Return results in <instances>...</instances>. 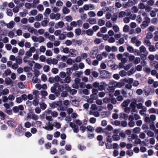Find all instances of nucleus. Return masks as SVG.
Segmentation results:
<instances>
[{
  "mask_svg": "<svg viewBox=\"0 0 158 158\" xmlns=\"http://www.w3.org/2000/svg\"><path fill=\"white\" fill-rule=\"evenodd\" d=\"M75 32L76 35H79L81 33V30L80 28L76 29L75 30Z\"/></svg>",
  "mask_w": 158,
  "mask_h": 158,
  "instance_id": "obj_59",
  "label": "nucleus"
},
{
  "mask_svg": "<svg viewBox=\"0 0 158 158\" xmlns=\"http://www.w3.org/2000/svg\"><path fill=\"white\" fill-rule=\"evenodd\" d=\"M37 9L39 11H43L44 10V7L42 4H39L37 7Z\"/></svg>",
  "mask_w": 158,
  "mask_h": 158,
  "instance_id": "obj_63",
  "label": "nucleus"
},
{
  "mask_svg": "<svg viewBox=\"0 0 158 158\" xmlns=\"http://www.w3.org/2000/svg\"><path fill=\"white\" fill-rule=\"evenodd\" d=\"M45 40L44 38L42 36H40L38 37V42L39 43H41L44 42Z\"/></svg>",
  "mask_w": 158,
  "mask_h": 158,
  "instance_id": "obj_53",
  "label": "nucleus"
},
{
  "mask_svg": "<svg viewBox=\"0 0 158 158\" xmlns=\"http://www.w3.org/2000/svg\"><path fill=\"white\" fill-rule=\"evenodd\" d=\"M105 21L102 19H98V24L100 26H102L104 25L105 24Z\"/></svg>",
  "mask_w": 158,
  "mask_h": 158,
  "instance_id": "obj_20",
  "label": "nucleus"
},
{
  "mask_svg": "<svg viewBox=\"0 0 158 158\" xmlns=\"http://www.w3.org/2000/svg\"><path fill=\"white\" fill-rule=\"evenodd\" d=\"M28 31L31 33H34L35 34V32H37V30L34 29L32 27L28 26L27 28Z\"/></svg>",
  "mask_w": 158,
  "mask_h": 158,
  "instance_id": "obj_24",
  "label": "nucleus"
},
{
  "mask_svg": "<svg viewBox=\"0 0 158 158\" xmlns=\"http://www.w3.org/2000/svg\"><path fill=\"white\" fill-rule=\"evenodd\" d=\"M138 40L136 36L132 37L131 40V42L132 44H135L138 41Z\"/></svg>",
  "mask_w": 158,
  "mask_h": 158,
  "instance_id": "obj_61",
  "label": "nucleus"
},
{
  "mask_svg": "<svg viewBox=\"0 0 158 158\" xmlns=\"http://www.w3.org/2000/svg\"><path fill=\"white\" fill-rule=\"evenodd\" d=\"M101 74H102L104 77H107L108 76V75L109 74V73L108 71L103 70L101 72Z\"/></svg>",
  "mask_w": 158,
  "mask_h": 158,
  "instance_id": "obj_35",
  "label": "nucleus"
},
{
  "mask_svg": "<svg viewBox=\"0 0 158 158\" xmlns=\"http://www.w3.org/2000/svg\"><path fill=\"white\" fill-rule=\"evenodd\" d=\"M126 15V12L124 11L120 12L118 15V17L119 18H122L124 17Z\"/></svg>",
  "mask_w": 158,
  "mask_h": 158,
  "instance_id": "obj_36",
  "label": "nucleus"
},
{
  "mask_svg": "<svg viewBox=\"0 0 158 158\" xmlns=\"http://www.w3.org/2000/svg\"><path fill=\"white\" fill-rule=\"evenodd\" d=\"M98 49L96 48H94L90 51V56L93 58H95L97 54L98 53Z\"/></svg>",
  "mask_w": 158,
  "mask_h": 158,
  "instance_id": "obj_5",
  "label": "nucleus"
},
{
  "mask_svg": "<svg viewBox=\"0 0 158 158\" xmlns=\"http://www.w3.org/2000/svg\"><path fill=\"white\" fill-rule=\"evenodd\" d=\"M152 104V101L151 100H148L145 102V105L148 107H150Z\"/></svg>",
  "mask_w": 158,
  "mask_h": 158,
  "instance_id": "obj_47",
  "label": "nucleus"
},
{
  "mask_svg": "<svg viewBox=\"0 0 158 158\" xmlns=\"http://www.w3.org/2000/svg\"><path fill=\"white\" fill-rule=\"evenodd\" d=\"M140 131V129L139 127H136L133 129V132L135 133H139Z\"/></svg>",
  "mask_w": 158,
  "mask_h": 158,
  "instance_id": "obj_60",
  "label": "nucleus"
},
{
  "mask_svg": "<svg viewBox=\"0 0 158 158\" xmlns=\"http://www.w3.org/2000/svg\"><path fill=\"white\" fill-rule=\"evenodd\" d=\"M148 25V22H146V21H143L142 24L141 25V27L143 29H145L147 27Z\"/></svg>",
  "mask_w": 158,
  "mask_h": 158,
  "instance_id": "obj_34",
  "label": "nucleus"
},
{
  "mask_svg": "<svg viewBox=\"0 0 158 158\" xmlns=\"http://www.w3.org/2000/svg\"><path fill=\"white\" fill-rule=\"evenodd\" d=\"M86 34L89 36L92 35L94 34L93 31L90 29H89L87 30L86 31Z\"/></svg>",
  "mask_w": 158,
  "mask_h": 158,
  "instance_id": "obj_45",
  "label": "nucleus"
},
{
  "mask_svg": "<svg viewBox=\"0 0 158 158\" xmlns=\"http://www.w3.org/2000/svg\"><path fill=\"white\" fill-rule=\"evenodd\" d=\"M51 12V10L49 8H47L46 9L45 11L44 14V16L47 17L48 15Z\"/></svg>",
  "mask_w": 158,
  "mask_h": 158,
  "instance_id": "obj_27",
  "label": "nucleus"
},
{
  "mask_svg": "<svg viewBox=\"0 0 158 158\" xmlns=\"http://www.w3.org/2000/svg\"><path fill=\"white\" fill-rule=\"evenodd\" d=\"M137 3V0H128V1L123 4V6L126 8L131 7Z\"/></svg>",
  "mask_w": 158,
  "mask_h": 158,
  "instance_id": "obj_2",
  "label": "nucleus"
},
{
  "mask_svg": "<svg viewBox=\"0 0 158 158\" xmlns=\"http://www.w3.org/2000/svg\"><path fill=\"white\" fill-rule=\"evenodd\" d=\"M34 68L38 69H40L42 67V66L40 64L38 63H35L34 64Z\"/></svg>",
  "mask_w": 158,
  "mask_h": 158,
  "instance_id": "obj_39",
  "label": "nucleus"
},
{
  "mask_svg": "<svg viewBox=\"0 0 158 158\" xmlns=\"http://www.w3.org/2000/svg\"><path fill=\"white\" fill-rule=\"evenodd\" d=\"M128 115L127 114L122 113L120 114L119 118L121 119H127L128 118Z\"/></svg>",
  "mask_w": 158,
  "mask_h": 158,
  "instance_id": "obj_18",
  "label": "nucleus"
},
{
  "mask_svg": "<svg viewBox=\"0 0 158 158\" xmlns=\"http://www.w3.org/2000/svg\"><path fill=\"white\" fill-rule=\"evenodd\" d=\"M31 126V123L29 122H27L24 123V127L26 128H29Z\"/></svg>",
  "mask_w": 158,
  "mask_h": 158,
  "instance_id": "obj_62",
  "label": "nucleus"
},
{
  "mask_svg": "<svg viewBox=\"0 0 158 158\" xmlns=\"http://www.w3.org/2000/svg\"><path fill=\"white\" fill-rule=\"evenodd\" d=\"M7 123L11 128L15 127L16 126V124L11 121H8Z\"/></svg>",
  "mask_w": 158,
  "mask_h": 158,
  "instance_id": "obj_22",
  "label": "nucleus"
},
{
  "mask_svg": "<svg viewBox=\"0 0 158 158\" xmlns=\"http://www.w3.org/2000/svg\"><path fill=\"white\" fill-rule=\"evenodd\" d=\"M118 0H116V2L115 3V6L118 8H120L122 6V5L120 2H118Z\"/></svg>",
  "mask_w": 158,
  "mask_h": 158,
  "instance_id": "obj_37",
  "label": "nucleus"
},
{
  "mask_svg": "<svg viewBox=\"0 0 158 158\" xmlns=\"http://www.w3.org/2000/svg\"><path fill=\"white\" fill-rule=\"evenodd\" d=\"M139 50L140 51V52L141 53H144L146 51V48L143 45H142L139 48Z\"/></svg>",
  "mask_w": 158,
  "mask_h": 158,
  "instance_id": "obj_43",
  "label": "nucleus"
},
{
  "mask_svg": "<svg viewBox=\"0 0 158 158\" xmlns=\"http://www.w3.org/2000/svg\"><path fill=\"white\" fill-rule=\"evenodd\" d=\"M53 124L52 125L50 122H48V125L43 127V128L47 130H52L53 129Z\"/></svg>",
  "mask_w": 158,
  "mask_h": 158,
  "instance_id": "obj_12",
  "label": "nucleus"
},
{
  "mask_svg": "<svg viewBox=\"0 0 158 158\" xmlns=\"http://www.w3.org/2000/svg\"><path fill=\"white\" fill-rule=\"evenodd\" d=\"M39 59L40 61L42 62H44L46 61V58L45 56L43 55L40 56Z\"/></svg>",
  "mask_w": 158,
  "mask_h": 158,
  "instance_id": "obj_57",
  "label": "nucleus"
},
{
  "mask_svg": "<svg viewBox=\"0 0 158 158\" xmlns=\"http://www.w3.org/2000/svg\"><path fill=\"white\" fill-rule=\"evenodd\" d=\"M106 85V83L104 82H101L100 85L98 81H96L93 84V85L95 88H98V90L100 91H102L104 89Z\"/></svg>",
  "mask_w": 158,
  "mask_h": 158,
  "instance_id": "obj_1",
  "label": "nucleus"
},
{
  "mask_svg": "<svg viewBox=\"0 0 158 158\" xmlns=\"http://www.w3.org/2000/svg\"><path fill=\"white\" fill-rule=\"evenodd\" d=\"M125 84L124 82H115L114 86L117 88H121L124 86Z\"/></svg>",
  "mask_w": 158,
  "mask_h": 158,
  "instance_id": "obj_23",
  "label": "nucleus"
},
{
  "mask_svg": "<svg viewBox=\"0 0 158 158\" xmlns=\"http://www.w3.org/2000/svg\"><path fill=\"white\" fill-rule=\"evenodd\" d=\"M45 55L47 56H51L52 55V52L50 50H47L45 52Z\"/></svg>",
  "mask_w": 158,
  "mask_h": 158,
  "instance_id": "obj_50",
  "label": "nucleus"
},
{
  "mask_svg": "<svg viewBox=\"0 0 158 158\" xmlns=\"http://www.w3.org/2000/svg\"><path fill=\"white\" fill-rule=\"evenodd\" d=\"M78 54V52L77 50L74 49H71L69 50V55L72 57H75Z\"/></svg>",
  "mask_w": 158,
  "mask_h": 158,
  "instance_id": "obj_7",
  "label": "nucleus"
},
{
  "mask_svg": "<svg viewBox=\"0 0 158 158\" xmlns=\"http://www.w3.org/2000/svg\"><path fill=\"white\" fill-rule=\"evenodd\" d=\"M5 83L7 85H11L13 84V81L9 77L5 78Z\"/></svg>",
  "mask_w": 158,
  "mask_h": 158,
  "instance_id": "obj_17",
  "label": "nucleus"
},
{
  "mask_svg": "<svg viewBox=\"0 0 158 158\" xmlns=\"http://www.w3.org/2000/svg\"><path fill=\"white\" fill-rule=\"evenodd\" d=\"M54 86H55L56 87L58 88L57 90V92L60 93V92H62L64 89V86L62 85H59V83H56L53 85Z\"/></svg>",
  "mask_w": 158,
  "mask_h": 158,
  "instance_id": "obj_9",
  "label": "nucleus"
},
{
  "mask_svg": "<svg viewBox=\"0 0 158 158\" xmlns=\"http://www.w3.org/2000/svg\"><path fill=\"white\" fill-rule=\"evenodd\" d=\"M32 82L34 84L39 83L41 82L40 79H38L36 77H33L32 79Z\"/></svg>",
  "mask_w": 158,
  "mask_h": 158,
  "instance_id": "obj_26",
  "label": "nucleus"
},
{
  "mask_svg": "<svg viewBox=\"0 0 158 158\" xmlns=\"http://www.w3.org/2000/svg\"><path fill=\"white\" fill-rule=\"evenodd\" d=\"M38 13V11L36 10H33L29 12V16H35Z\"/></svg>",
  "mask_w": 158,
  "mask_h": 158,
  "instance_id": "obj_29",
  "label": "nucleus"
},
{
  "mask_svg": "<svg viewBox=\"0 0 158 158\" xmlns=\"http://www.w3.org/2000/svg\"><path fill=\"white\" fill-rule=\"evenodd\" d=\"M131 10L132 11V12L134 13H137L139 11L138 8L135 6H133L131 8Z\"/></svg>",
  "mask_w": 158,
  "mask_h": 158,
  "instance_id": "obj_64",
  "label": "nucleus"
},
{
  "mask_svg": "<svg viewBox=\"0 0 158 158\" xmlns=\"http://www.w3.org/2000/svg\"><path fill=\"white\" fill-rule=\"evenodd\" d=\"M88 15L90 17H94L96 16L95 13L93 11H90L88 12Z\"/></svg>",
  "mask_w": 158,
  "mask_h": 158,
  "instance_id": "obj_33",
  "label": "nucleus"
},
{
  "mask_svg": "<svg viewBox=\"0 0 158 158\" xmlns=\"http://www.w3.org/2000/svg\"><path fill=\"white\" fill-rule=\"evenodd\" d=\"M158 12V9L155 8L153 10L151 11L150 15L152 17H155L156 15V13Z\"/></svg>",
  "mask_w": 158,
  "mask_h": 158,
  "instance_id": "obj_14",
  "label": "nucleus"
},
{
  "mask_svg": "<svg viewBox=\"0 0 158 158\" xmlns=\"http://www.w3.org/2000/svg\"><path fill=\"white\" fill-rule=\"evenodd\" d=\"M143 43L145 45L148 46H149L151 44V43L150 42L149 39L145 38L144 39V41Z\"/></svg>",
  "mask_w": 158,
  "mask_h": 158,
  "instance_id": "obj_32",
  "label": "nucleus"
},
{
  "mask_svg": "<svg viewBox=\"0 0 158 158\" xmlns=\"http://www.w3.org/2000/svg\"><path fill=\"white\" fill-rule=\"evenodd\" d=\"M15 60L16 63L18 64H20L22 62V58L19 56L17 57Z\"/></svg>",
  "mask_w": 158,
  "mask_h": 158,
  "instance_id": "obj_41",
  "label": "nucleus"
},
{
  "mask_svg": "<svg viewBox=\"0 0 158 158\" xmlns=\"http://www.w3.org/2000/svg\"><path fill=\"white\" fill-rule=\"evenodd\" d=\"M82 74V72H81L76 71L73 73V75L74 77H79Z\"/></svg>",
  "mask_w": 158,
  "mask_h": 158,
  "instance_id": "obj_30",
  "label": "nucleus"
},
{
  "mask_svg": "<svg viewBox=\"0 0 158 158\" xmlns=\"http://www.w3.org/2000/svg\"><path fill=\"white\" fill-rule=\"evenodd\" d=\"M15 23L13 21H11L8 24H6V26L8 28H12L15 25Z\"/></svg>",
  "mask_w": 158,
  "mask_h": 158,
  "instance_id": "obj_21",
  "label": "nucleus"
},
{
  "mask_svg": "<svg viewBox=\"0 0 158 158\" xmlns=\"http://www.w3.org/2000/svg\"><path fill=\"white\" fill-rule=\"evenodd\" d=\"M62 12L65 14H68L70 12V10L66 7H63L62 9Z\"/></svg>",
  "mask_w": 158,
  "mask_h": 158,
  "instance_id": "obj_31",
  "label": "nucleus"
},
{
  "mask_svg": "<svg viewBox=\"0 0 158 158\" xmlns=\"http://www.w3.org/2000/svg\"><path fill=\"white\" fill-rule=\"evenodd\" d=\"M98 89H97L95 88L93 89L92 90V94L91 95V96L94 95H97V94L98 93Z\"/></svg>",
  "mask_w": 158,
  "mask_h": 158,
  "instance_id": "obj_55",
  "label": "nucleus"
},
{
  "mask_svg": "<svg viewBox=\"0 0 158 158\" xmlns=\"http://www.w3.org/2000/svg\"><path fill=\"white\" fill-rule=\"evenodd\" d=\"M58 102H53L50 104V106L52 108H54L58 106Z\"/></svg>",
  "mask_w": 158,
  "mask_h": 158,
  "instance_id": "obj_51",
  "label": "nucleus"
},
{
  "mask_svg": "<svg viewBox=\"0 0 158 158\" xmlns=\"http://www.w3.org/2000/svg\"><path fill=\"white\" fill-rule=\"evenodd\" d=\"M147 110V108L146 107H143V108L142 109V110H140L139 111V114L142 115H143L145 114L146 112V111Z\"/></svg>",
  "mask_w": 158,
  "mask_h": 158,
  "instance_id": "obj_46",
  "label": "nucleus"
},
{
  "mask_svg": "<svg viewBox=\"0 0 158 158\" xmlns=\"http://www.w3.org/2000/svg\"><path fill=\"white\" fill-rule=\"evenodd\" d=\"M52 11L54 12H57L60 10V9L56 6H53L52 8Z\"/></svg>",
  "mask_w": 158,
  "mask_h": 158,
  "instance_id": "obj_49",
  "label": "nucleus"
},
{
  "mask_svg": "<svg viewBox=\"0 0 158 158\" xmlns=\"http://www.w3.org/2000/svg\"><path fill=\"white\" fill-rule=\"evenodd\" d=\"M149 50L151 52H155L156 51V48L153 46L150 45L148 48Z\"/></svg>",
  "mask_w": 158,
  "mask_h": 158,
  "instance_id": "obj_58",
  "label": "nucleus"
},
{
  "mask_svg": "<svg viewBox=\"0 0 158 158\" xmlns=\"http://www.w3.org/2000/svg\"><path fill=\"white\" fill-rule=\"evenodd\" d=\"M87 21L91 24H94L96 23V20L95 19H89L87 20Z\"/></svg>",
  "mask_w": 158,
  "mask_h": 158,
  "instance_id": "obj_28",
  "label": "nucleus"
},
{
  "mask_svg": "<svg viewBox=\"0 0 158 158\" xmlns=\"http://www.w3.org/2000/svg\"><path fill=\"white\" fill-rule=\"evenodd\" d=\"M35 20L37 21H41L43 18V16L41 14H39L35 17Z\"/></svg>",
  "mask_w": 158,
  "mask_h": 158,
  "instance_id": "obj_16",
  "label": "nucleus"
},
{
  "mask_svg": "<svg viewBox=\"0 0 158 158\" xmlns=\"http://www.w3.org/2000/svg\"><path fill=\"white\" fill-rule=\"evenodd\" d=\"M127 74V73L124 70H123L120 71L119 73V75L122 77L125 76Z\"/></svg>",
  "mask_w": 158,
  "mask_h": 158,
  "instance_id": "obj_54",
  "label": "nucleus"
},
{
  "mask_svg": "<svg viewBox=\"0 0 158 158\" xmlns=\"http://www.w3.org/2000/svg\"><path fill=\"white\" fill-rule=\"evenodd\" d=\"M48 22L49 19L48 18H44V20L41 22V25L43 27H46L47 26Z\"/></svg>",
  "mask_w": 158,
  "mask_h": 158,
  "instance_id": "obj_19",
  "label": "nucleus"
},
{
  "mask_svg": "<svg viewBox=\"0 0 158 158\" xmlns=\"http://www.w3.org/2000/svg\"><path fill=\"white\" fill-rule=\"evenodd\" d=\"M127 50L130 53H133L137 51V49H134V48L128 45L127 48Z\"/></svg>",
  "mask_w": 158,
  "mask_h": 158,
  "instance_id": "obj_15",
  "label": "nucleus"
},
{
  "mask_svg": "<svg viewBox=\"0 0 158 158\" xmlns=\"http://www.w3.org/2000/svg\"><path fill=\"white\" fill-rule=\"evenodd\" d=\"M130 101L129 99H127L126 100L124 101L122 103V105L123 106L125 107H127L129 103H130Z\"/></svg>",
  "mask_w": 158,
  "mask_h": 158,
  "instance_id": "obj_25",
  "label": "nucleus"
},
{
  "mask_svg": "<svg viewBox=\"0 0 158 158\" xmlns=\"http://www.w3.org/2000/svg\"><path fill=\"white\" fill-rule=\"evenodd\" d=\"M118 132L119 131L118 130H117L112 136L113 139L114 141H118L120 139L119 135L118 134Z\"/></svg>",
  "mask_w": 158,
  "mask_h": 158,
  "instance_id": "obj_10",
  "label": "nucleus"
},
{
  "mask_svg": "<svg viewBox=\"0 0 158 158\" xmlns=\"http://www.w3.org/2000/svg\"><path fill=\"white\" fill-rule=\"evenodd\" d=\"M155 27L153 26H150L147 29V31L148 32H152L155 30Z\"/></svg>",
  "mask_w": 158,
  "mask_h": 158,
  "instance_id": "obj_52",
  "label": "nucleus"
},
{
  "mask_svg": "<svg viewBox=\"0 0 158 158\" xmlns=\"http://www.w3.org/2000/svg\"><path fill=\"white\" fill-rule=\"evenodd\" d=\"M70 126L73 129L74 132L77 133L79 131L78 126L76 125L75 123L70 122L69 123Z\"/></svg>",
  "mask_w": 158,
  "mask_h": 158,
  "instance_id": "obj_6",
  "label": "nucleus"
},
{
  "mask_svg": "<svg viewBox=\"0 0 158 158\" xmlns=\"http://www.w3.org/2000/svg\"><path fill=\"white\" fill-rule=\"evenodd\" d=\"M86 128L88 131L91 132L94 131L95 130L94 127L90 125H88L87 126Z\"/></svg>",
  "mask_w": 158,
  "mask_h": 158,
  "instance_id": "obj_42",
  "label": "nucleus"
},
{
  "mask_svg": "<svg viewBox=\"0 0 158 158\" xmlns=\"http://www.w3.org/2000/svg\"><path fill=\"white\" fill-rule=\"evenodd\" d=\"M24 128L22 127L21 124L19 125L15 130V132L19 134L22 133L23 132Z\"/></svg>",
  "mask_w": 158,
  "mask_h": 158,
  "instance_id": "obj_8",
  "label": "nucleus"
},
{
  "mask_svg": "<svg viewBox=\"0 0 158 158\" xmlns=\"http://www.w3.org/2000/svg\"><path fill=\"white\" fill-rule=\"evenodd\" d=\"M71 77L70 76H67L64 79V82L67 83H69L71 81Z\"/></svg>",
  "mask_w": 158,
  "mask_h": 158,
  "instance_id": "obj_48",
  "label": "nucleus"
},
{
  "mask_svg": "<svg viewBox=\"0 0 158 158\" xmlns=\"http://www.w3.org/2000/svg\"><path fill=\"white\" fill-rule=\"evenodd\" d=\"M146 6L145 5V4L143 3H140L138 5V7L140 9H143L145 8Z\"/></svg>",
  "mask_w": 158,
  "mask_h": 158,
  "instance_id": "obj_44",
  "label": "nucleus"
},
{
  "mask_svg": "<svg viewBox=\"0 0 158 158\" xmlns=\"http://www.w3.org/2000/svg\"><path fill=\"white\" fill-rule=\"evenodd\" d=\"M31 118L35 121H36L38 119L39 117L37 115H36L35 114L29 113L27 114V120L30 119Z\"/></svg>",
  "mask_w": 158,
  "mask_h": 158,
  "instance_id": "obj_3",
  "label": "nucleus"
},
{
  "mask_svg": "<svg viewBox=\"0 0 158 158\" xmlns=\"http://www.w3.org/2000/svg\"><path fill=\"white\" fill-rule=\"evenodd\" d=\"M64 25V23L63 22L60 21L56 24L55 27L56 29L59 28H62L63 27Z\"/></svg>",
  "mask_w": 158,
  "mask_h": 158,
  "instance_id": "obj_11",
  "label": "nucleus"
},
{
  "mask_svg": "<svg viewBox=\"0 0 158 158\" xmlns=\"http://www.w3.org/2000/svg\"><path fill=\"white\" fill-rule=\"evenodd\" d=\"M130 27L128 25H125L123 28V30L124 32H127L129 30Z\"/></svg>",
  "mask_w": 158,
  "mask_h": 158,
  "instance_id": "obj_40",
  "label": "nucleus"
},
{
  "mask_svg": "<svg viewBox=\"0 0 158 158\" xmlns=\"http://www.w3.org/2000/svg\"><path fill=\"white\" fill-rule=\"evenodd\" d=\"M113 28L114 32H118L120 30L119 27L117 25L113 26Z\"/></svg>",
  "mask_w": 158,
  "mask_h": 158,
  "instance_id": "obj_56",
  "label": "nucleus"
},
{
  "mask_svg": "<svg viewBox=\"0 0 158 158\" xmlns=\"http://www.w3.org/2000/svg\"><path fill=\"white\" fill-rule=\"evenodd\" d=\"M58 68L60 69L64 68L66 66L65 63L63 62H60L58 64Z\"/></svg>",
  "mask_w": 158,
  "mask_h": 158,
  "instance_id": "obj_38",
  "label": "nucleus"
},
{
  "mask_svg": "<svg viewBox=\"0 0 158 158\" xmlns=\"http://www.w3.org/2000/svg\"><path fill=\"white\" fill-rule=\"evenodd\" d=\"M83 7L85 11L94 10L95 9V7L94 5L91 4H85Z\"/></svg>",
  "mask_w": 158,
  "mask_h": 158,
  "instance_id": "obj_4",
  "label": "nucleus"
},
{
  "mask_svg": "<svg viewBox=\"0 0 158 158\" xmlns=\"http://www.w3.org/2000/svg\"><path fill=\"white\" fill-rule=\"evenodd\" d=\"M56 88L55 86H52L51 88V91L52 93H54L57 96H58L60 94V93L56 90Z\"/></svg>",
  "mask_w": 158,
  "mask_h": 158,
  "instance_id": "obj_13",
  "label": "nucleus"
}]
</instances>
